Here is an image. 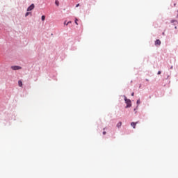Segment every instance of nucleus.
<instances>
[{
	"instance_id": "nucleus-1",
	"label": "nucleus",
	"mask_w": 178,
	"mask_h": 178,
	"mask_svg": "<svg viewBox=\"0 0 178 178\" xmlns=\"http://www.w3.org/2000/svg\"><path fill=\"white\" fill-rule=\"evenodd\" d=\"M124 99L125 101V104H127V106H125L126 108H131V100L130 99H127L126 96L124 95Z\"/></svg>"
},
{
	"instance_id": "nucleus-2",
	"label": "nucleus",
	"mask_w": 178,
	"mask_h": 178,
	"mask_svg": "<svg viewBox=\"0 0 178 178\" xmlns=\"http://www.w3.org/2000/svg\"><path fill=\"white\" fill-rule=\"evenodd\" d=\"M11 69L12 70H20V69H22V67L19 65H13L11 66Z\"/></svg>"
},
{
	"instance_id": "nucleus-3",
	"label": "nucleus",
	"mask_w": 178,
	"mask_h": 178,
	"mask_svg": "<svg viewBox=\"0 0 178 178\" xmlns=\"http://www.w3.org/2000/svg\"><path fill=\"white\" fill-rule=\"evenodd\" d=\"M35 6L34 4H31L28 8H27V12H30L34 9Z\"/></svg>"
},
{
	"instance_id": "nucleus-4",
	"label": "nucleus",
	"mask_w": 178,
	"mask_h": 178,
	"mask_svg": "<svg viewBox=\"0 0 178 178\" xmlns=\"http://www.w3.org/2000/svg\"><path fill=\"white\" fill-rule=\"evenodd\" d=\"M137 123L138 122H132L131 123V126L133 127V129H135L136 128V126H137Z\"/></svg>"
},
{
	"instance_id": "nucleus-5",
	"label": "nucleus",
	"mask_w": 178,
	"mask_h": 178,
	"mask_svg": "<svg viewBox=\"0 0 178 178\" xmlns=\"http://www.w3.org/2000/svg\"><path fill=\"white\" fill-rule=\"evenodd\" d=\"M18 86L19 87H23V82L21 80L18 81Z\"/></svg>"
},
{
	"instance_id": "nucleus-6",
	"label": "nucleus",
	"mask_w": 178,
	"mask_h": 178,
	"mask_svg": "<svg viewBox=\"0 0 178 178\" xmlns=\"http://www.w3.org/2000/svg\"><path fill=\"white\" fill-rule=\"evenodd\" d=\"M156 45H161V40H156L155 42Z\"/></svg>"
},
{
	"instance_id": "nucleus-7",
	"label": "nucleus",
	"mask_w": 178,
	"mask_h": 178,
	"mask_svg": "<svg viewBox=\"0 0 178 178\" xmlns=\"http://www.w3.org/2000/svg\"><path fill=\"white\" fill-rule=\"evenodd\" d=\"M117 127L119 129L120 127H122V122H119L118 124H117Z\"/></svg>"
},
{
	"instance_id": "nucleus-8",
	"label": "nucleus",
	"mask_w": 178,
	"mask_h": 178,
	"mask_svg": "<svg viewBox=\"0 0 178 178\" xmlns=\"http://www.w3.org/2000/svg\"><path fill=\"white\" fill-rule=\"evenodd\" d=\"M141 104V101L140 100V99H138L137 101H136V104H137V106H138V105Z\"/></svg>"
},
{
	"instance_id": "nucleus-9",
	"label": "nucleus",
	"mask_w": 178,
	"mask_h": 178,
	"mask_svg": "<svg viewBox=\"0 0 178 178\" xmlns=\"http://www.w3.org/2000/svg\"><path fill=\"white\" fill-rule=\"evenodd\" d=\"M55 4L56 5V6H59V2L58 1V0L55 1Z\"/></svg>"
},
{
	"instance_id": "nucleus-10",
	"label": "nucleus",
	"mask_w": 178,
	"mask_h": 178,
	"mask_svg": "<svg viewBox=\"0 0 178 178\" xmlns=\"http://www.w3.org/2000/svg\"><path fill=\"white\" fill-rule=\"evenodd\" d=\"M45 20V15L42 16V21L44 22Z\"/></svg>"
},
{
	"instance_id": "nucleus-11",
	"label": "nucleus",
	"mask_w": 178,
	"mask_h": 178,
	"mask_svg": "<svg viewBox=\"0 0 178 178\" xmlns=\"http://www.w3.org/2000/svg\"><path fill=\"white\" fill-rule=\"evenodd\" d=\"M171 23H177V21L175 20V19H172V20H171Z\"/></svg>"
},
{
	"instance_id": "nucleus-12",
	"label": "nucleus",
	"mask_w": 178,
	"mask_h": 178,
	"mask_svg": "<svg viewBox=\"0 0 178 178\" xmlns=\"http://www.w3.org/2000/svg\"><path fill=\"white\" fill-rule=\"evenodd\" d=\"M30 13H31L27 12V13H26V15H25L26 17H27V16H29V15H30Z\"/></svg>"
},
{
	"instance_id": "nucleus-13",
	"label": "nucleus",
	"mask_w": 178,
	"mask_h": 178,
	"mask_svg": "<svg viewBox=\"0 0 178 178\" xmlns=\"http://www.w3.org/2000/svg\"><path fill=\"white\" fill-rule=\"evenodd\" d=\"M72 23V21H69L67 24H66V26Z\"/></svg>"
},
{
	"instance_id": "nucleus-14",
	"label": "nucleus",
	"mask_w": 178,
	"mask_h": 178,
	"mask_svg": "<svg viewBox=\"0 0 178 178\" xmlns=\"http://www.w3.org/2000/svg\"><path fill=\"white\" fill-rule=\"evenodd\" d=\"M137 109H138V106H137L136 108H135L134 109V111H137Z\"/></svg>"
},
{
	"instance_id": "nucleus-15",
	"label": "nucleus",
	"mask_w": 178,
	"mask_h": 178,
	"mask_svg": "<svg viewBox=\"0 0 178 178\" xmlns=\"http://www.w3.org/2000/svg\"><path fill=\"white\" fill-rule=\"evenodd\" d=\"M161 73H162V72L159 71V72H157V74H161Z\"/></svg>"
},
{
	"instance_id": "nucleus-16",
	"label": "nucleus",
	"mask_w": 178,
	"mask_h": 178,
	"mask_svg": "<svg viewBox=\"0 0 178 178\" xmlns=\"http://www.w3.org/2000/svg\"><path fill=\"white\" fill-rule=\"evenodd\" d=\"M79 6H80V4H76V8H79Z\"/></svg>"
},
{
	"instance_id": "nucleus-17",
	"label": "nucleus",
	"mask_w": 178,
	"mask_h": 178,
	"mask_svg": "<svg viewBox=\"0 0 178 178\" xmlns=\"http://www.w3.org/2000/svg\"><path fill=\"white\" fill-rule=\"evenodd\" d=\"M75 24H76V25L79 24L77 23V19H75Z\"/></svg>"
},
{
	"instance_id": "nucleus-18",
	"label": "nucleus",
	"mask_w": 178,
	"mask_h": 178,
	"mask_svg": "<svg viewBox=\"0 0 178 178\" xmlns=\"http://www.w3.org/2000/svg\"><path fill=\"white\" fill-rule=\"evenodd\" d=\"M106 134V131H103V135L105 136Z\"/></svg>"
},
{
	"instance_id": "nucleus-19",
	"label": "nucleus",
	"mask_w": 178,
	"mask_h": 178,
	"mask_svg": "<svg viewBox=\"0 0 178 178\" xmlns=\"http://www.w3.org/2000/svg\"><path fill=\"white\" fill-rule=\"evenodd\" d=\"M131 97H134V92L131 93Z\"/></svg>"
},
{
	"instance_id": "nucleus-20",
	"label": "nucleus",
	"mask_w": 178,
	"mask_h": 178,
	"mask_svg": "<svg viewBox=\"0 0 178 178\" xmlns=\"http://www.w3.org/2000/svg\"><path fill=\"white\" fill-rule=\"evenodd\" d=\"M64 24H65V26H66V24H67V23L66 22V21L64 22Z\"/></svg>"
},
{
	"instance_id": "nucleus-21",
	"label": "nucleus",
	"mask_w": 178,
	"mask_h": 178,
	"mask_svg": "<svg viewBox=\"0 0 178 178\" xmlns=\"http://www.w3.org/2000/svg\"><path fill=\"white\" fill-rule=\"evenodd\" d=\"M145 80H146V81H149V80H148V79H146Z\"/></svg>"
},
{
	"instance_id": "nucleus-22",
	"label": "nucleus",
	"mask_w": 178,
	"mask_h": 178,
	"mask_svg": "<svg viewBox=\"0 0 178 178\" xmlns=\"http://www.w3.org/2000/svg\"><path fill=\"white\" fill-rule=\"evenodd\" d=\"M170 69H173V66H171V67H170Z\"/></svg>"
},
{
	"instance_id": "nucleus-23",
	"label": "nucleus",
	"mask_w": 178,
	"mask_h": 178,
	"mask_svg": "<svg viewBox=\"0 0 178 178\" xmlns=\"http://www.w3.org/2000/svg\"><path fill=\"white\" fill-rule=\"evenodd\" d=\"M175 29H177V26H175Z\"/></svg>"
}]
</instances>
